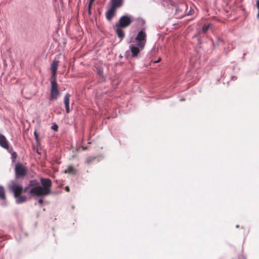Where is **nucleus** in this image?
<instances>
[{"mask_svg":"<svg viewBox=\"0 0 259 259\" xmlns=\"http://www.w3.org/2000/svg\"><path fill=\"white\" fill-rule=\"evenodd\" d=\"M75 171V170L74 168L72 166L70 165L68 167L67 169L65 170V173H68V174H74Z\"/></svg>","mask_w":259,"mask_h":259,"instance_id":"obj_17","label":"nucleus"},{"mask_svg":"<svg viewBox=\"0 0 259 259\" xmlns=\"http://www.w3.org/2000/svg\"><path fill=\"white\" fill-rule=\"evenodd\" d=\"M0 146L6 149H8L9 147V143L6 138L2 134H0Z\"/></svg>","mask_w":259,"mask_h":259,"instance_id":"obj_9","label":"nucleus"},{"mask_svg":"<svg viewBox=\"0 0 259 259\" xmlns=\"http://www.w3.org/2000/svg\"><path fill=\"white\" fill-rule=\"evenodd\" d=\"M96 70H97V74L100 77L102 81H103V82L105 81L106 78L104 76V74H103V68L100 67H96Z\"/></svg>","mask_w":259,"mask_h":259,"instance_id":"obj_12","label":"nucleus"},{"mask_svg":"<svg viewBox=\"0 0 259 259\" xmlns=\"http://www.w3.org/2000/svg\"><path fill=\"white\" fill-rule=\"evenodd\" d=\"M146 37L147 34L144 28H142L135 37L137 46L141 49H144L145 46L147 41Z\"/></svg>","mask_w":259,"mask_h":259,"instance_id":"obj_3","label":"nucleus"},{"mask_svg":"<svg viewBox=\"0 0 259 259\" xmlns=\"http://www.w3.org/2000/svg\"><path fill=\"white\" fill-rule=\"evenodd\" d=\"M132 22V17L130 16L124 15L120 17L118 22L115 25L123 28L128 26Z\"/></svg>","mask_w":259,"mask_h":259,"instance_id":"obj_5","label":"nucleus"},{"mask_svg":"<svg viewBox=\"0 0 259 259\" xmlns=\"http://www.w3.org/2000/svg\"><path fill=\"white\" fill-rule=\"evenodd\" d=\"M161 61V58H159L157 60L155 61L154 63H158Z\"/></svg>","mask_w":259,"mask_h":259,"instance_id":"obj_26","label":"nucleus"},{"mask_svg":"<svg viewBox=\"0 0 259 259\" xmlns=\"http://www.w3.org/2000/svg\"><path fill=\"white\" fill-rule=\"evenodd\" d=\"M116 10L110 7L109 10L106 13V17L108 21H111L113 17L115 15Z\"/></svg>","mask_w":259,"mask_h":259,"instance_id":"obj_10","label":"nucleus"},{"mask_svg":"<svg viewBox=\"0 0 259 259\" xmlns=\"http://www.w3.org/2000/svg\"><path fill=\"white\" fill-rule=\"evenodd\" d=\"M256 6L258 9V13L257 14V17L259 18V0H257L256 3Z\"/></svg>","mask_w":259,"mask_h":259,"instance_id":"obj_22","label":"nucleus"},{"mask_svg":"<svg viewBox=\"0 0 259 259\" xmlns=\"http://www.w3.org/2000/svg\"><path fill=\"white\" fill-rule=\"evenodd\" d=\"M92 4H90L89 3V5H88V12H89V15H91V9H92Z\"/></svg>","mask_w":259,"mask_h":259,"instance_id":"obj_19","label":"nucleus"},{"mask_svg":"<svg viewBox=\"0 0 259 259\" xmlns=\"http://www.w3.org/2000/svg\"><path fill=\"white\" fill-rule=\"evenodd\" d=\"M70 95L69 93H67L64 98V103L65 106H69Z\"/></svg>","mask_w":259,"mask_h":259,"instance_id":"obj_15","label":"nucleus"},{"mask_svg":"<svg viewBox=\"0 0 259 259\" xmlns=\"http://www.w3.org/2000/svg\"><path fill=\"white\" fill-rule=\"evenodd\" d=\"M187 6L185 3L179 4L176 8L175 15L177 18H182L186 15H191V11L187 12Z\"/></svg>","mask_w":259,"mask_h":259,"instance_id":"obj_2","label":"nucleus"},{"mask_svg":"<svg viewBox=\"0 0 259 259\" xmlns=\"http://www.w3.org/2000/svg\"><path fill=\"white\" fill-rule=\"evenodd\" d=\"M43 202H44V200H43V199H41H41H39L38 200V203H39V204H42V203H43Z\"/></svg>","mask_w":259,"mask_h":259,"instance_id":"obj_25","label":"nucleus"},{"mask_svg":"<svg viewBox=\"0 0 259 259\" xmlns=\"http://www.w3.org/2000/svg\"><path fill=\"white\" fill-rule=\"evenodd\" d=\"M65 190H66V191L69 192V187L68 186H66L65 187Z\"/></svg>","mask_w":259,"mask_h":259,"instance_id":"obj_27","label":"nucleus"},{"mask_svg":"<svg viewBox=\"0 0 259 259\" xmlns=\"http://www.w3.org/2000/svg\"><path fill=\"white\" fill-rule=\"evenodd\" d=\"M34 137H35L36 141H38L39 136H38V134L37 133L36 131H34Z\"/></svg>","mask_w":259,"mask_h":259,"instance_id":"obj_20","label":"nucleus"},{"mask_svg":"<svg viewBox=\"0 0 259 259\" xmlns=\"http://www.w3.org/2000/svg\"><path fill=\"white\" fill-rule=\"evenodd\" d=\"M211 26V23H209L208 24H204L202 26L201 30H200V31L199 32L200 33L201 32H202L204 33H206L207 32V31L210 28Z\"/></svg>","mask_w":259,"mask_h":259,"instance_id":"obj_16","label":"nucleus"},{"mask_svg":"<svg viewBox=\"0 0 259 259\" xmlns=\"http://www.w3.org/2000/svg\"><path fill=\"white\" fill-rule=\"evenodd\" d=\"M65 108L67 113H68L70 112L69 106H65Z\"/></svg>","mask_w":259,"mask_h":259,"instance_id":"obj_24","label":"nucleus"},{"mask_svg":"<svg viewBox=\"0 0 259 259\" xmlns=\"http://www.w3.org/2000/svg\"><path fill=\"white\" fill-rule=\"evenodd\" d=\"M59 61L57 60H54L51 64V71H57L58 67Z\"/></svg>","mask_w":259,"mask_h":259,"instance_id":"obj_13","label":"nucleus"},{"mask_svg":"<svg viewBox=\"0 0 259 259\" xmlns=\"http://www.w3.org/2000/svg\"><path fill=\"white\" fill-rule=\"evenodd\" d=\"M27 171V167L22 163H16L15 167V178L17 179L24 178L26 175Z\"/></svg>","mask_w":259,"mask_h":259,"instance_id":"obj_4","label":"nucleus"},{"mask_svg":"<svg viewBox=\"0 0 259 259\" xmlns=\"http://www.w3.org/2000/svg\"><path fill=\"white\" fill-rule=\"evenodd\" d=\"M51 83L50 100H57L59 95L60 94L58 83L57 81L51 82Z\"/></svg>","mask_w":259,"mask_h":259,"instance_id":"obj_6","label":"nucleus"},{"mask_svg":"<svg viewBox=\"0 0 259 259\" xmlns=\"http://www.w3.org/2000/svg\"><path fill=\"white\" fill-rule=\"evenodd\" d=\"M41 186L39 185V182L36 180H31L29 181L27 186L23 188L22 186L12 182L9 187L10 190L14 193V197L16 199L17 203H22L27 201V198L25 196H22L23 192H27L32 196H44L50 195L51 193V187L52 182L49 178H41L40 179Z\"/></svg>","mask_w":259,"mask_h":259,"instance_id":"obj_1","label":"nucleus"},{"mask_svg":"<svg viewBox=\"0 0 259 259\" xmlns=\"http://www.w3.org/2000/svg\"><path fill=\"white\" fill-rule=\"evenodd\" d=\"M95 0H89V3H90V4H92L94 3V2L95 1Z\"/></svg>","mask_w":259,"mask_h":259,"instance_id":"obj_28","label":"nucleus"},{"mask_svg":"<svg viewBox=\"0 0 259 259\" xmlns=\"http://www.w3.org/2000/svg\"><path fill=\"white\" fill-rule=\"evenodd\" d=\"M94 158H92L91 157H89L87 159L86 162L88 164H89L90 162H91Z\"/></svg>","mask_w":259,"mask_h":259,"instance_id":"obj_23","label":"nucleus"},{"mask_svg":"<svg viewBox=\"0 0 259 259\" xmlns=\"http://www.w3.org/2000/svg\"><path fill=\"white\" fill-rule=\"evenodd\" d=\"M130 48L132 52V56L133 58L137 57L140 51L143 50V49H141L139 46H136L134 45H131Z\"/></svg>","mask_w":259,"mask_h":259,"instance_id":"obj_7","label":"nucleus"},{"mask_svg":"<svg viewBox=\"0 0 259 259\" xmlns=\"http://www.w3.org/2000/svg\"><path fill=\"white\" fill-rule=\"evenodd\" d=\"M115 27L116 28V33L117 35L120 40H122L125 36L124 32L122 30L123 27L116 26V25H115Z\"/></svg>","mask_w":259,"mask_h":259,"instance_id":"obj_11","label":"nucleus"},{"mask_svg":"<svg viewBox=\"0 0 259 259\" xmlns=\"http://www.w3.org/2000/svg\"><path fill=\"white\" fill-rule=\"evenodd\" d=\"M6 198L5 189L3 186H0V199L5 200Z\"/></svg>","mask_w":259,"mask_h":259,"instance_id":"obj_14","label":"nucleus"},{"mask_svg":"<svg viewBox=\"0 0 259 259\" xmlns=\"http://www.w3.org/2000/svg\"><path fill=\"white\" fill-rule=\"evenodd\" d=\"M52 128L53 130H54V131H58V126L57 124H54L52 126Z\"/></svg>","mask_w":259,"mask_h":259,"instance_id":"obj_21","label":"nucleus"},{"mask_svg":"<svg viewBox=\"0 0 259 259\" xmlns=\"http://www.w3.org/2000/svg\"><path fill=\"white\" fill-rule=\"evenodd\" d=\"M123 3V0H111V7L116 10L120 8Z\"/></svg>","mask_w":259,"mask_h":259,"instance_id":"obj_8","label":"nucleus"},{"mask_svg":"<svg viewBox=\"0 0 259 259\" xmlns=\"http://www.w3.org/2000/svg\"><path fill=\"white\" fill-rule=\"evenodd\" d=\"M51 73H52V76H51V82H54V81H56L57 71H51Z\"/></svg>","mask_w":259,"mask_h":259,"instance_id":"obj_18","label":"nucleus"}]
</instances>
